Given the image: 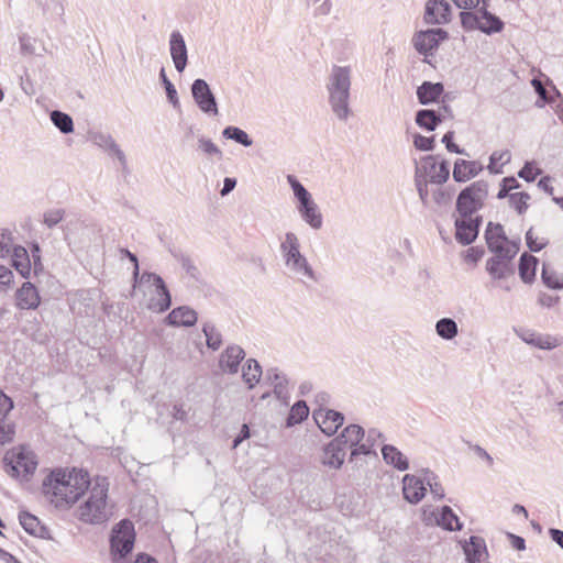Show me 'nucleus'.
I'll return each mask as SVG.
<instances>
[{
	"instance_id": "30",
	"label": "nucleus",
	"mask_w": 563,
	"mask_h": 563,
	"mask_svg": "<svg viewBox=\"0 0 563 563\" xmlns=\"http://www.w3.org/2000/svg\"><path fill=\"white\" fill-rule=\"evenodd\" d=\"M364 435L365 431L361 426L349 424L333 440L338 441V443H340L341 446H344L346 450L347 448L351 449L353 445H356L360 441H362Z\"/></svg>"
},
{
	"instance_id": "37",
	"label": "nucleus",
	"mask_w": 563,
	"mask_h": 563,
	"mask_svg": "<svg viewBox=\"0 0 563 563\" xmlns=\"http://www.w3.org/2000/svg\"><path fill=\"white\" fill-rule=\"evenodd\" d=\"M308 416L309 407L307 406L306 401L298 400L290 408L289 415L286 420V426L289 428L295 424L301 423L303 420L308 418Z\"/></svg>"
},
{
	"instance_id": "5",
	"label": "nucleus",
	"mask_w": 563,
	"mask_h": 563,
	"mask_svg": "<svg viewBox=\"0 0 563 563\" xmlns=\"http://www.w3.org/2000/svg\"><path fill=\"white\" fill-rule=\"evenodd\" d=\"M280 253L285 267L298 280L317 283L318 276L307 257L300 252V241L296 233L286 232L280 243Z\"/></svg>"
},
{
	"instance_id": "33",
	"label": "nucleus",
	"mask_w": 563,
	"mask_h": 563,
	"mask_svg": "<svg viewBox=\"0 0 563 563\" xmlns=\"http://www.w3.org/2000/svg\"><path fill=\"white\" fill-rule=\"evenodd\" d=\"M12 265L19 274L27 278L31 273V261L27 251L23 246L12 249Z\"/></svg>"
},
{
	"instance_id": "49",
	"label": "nucleus",
	"mask_w": 563,
	"mask_h": 563,
	"mask_svg": "<svg viewBox=\"0 0 563 563\" xmlns=\"http://www.w3.org/2000/svg\"><path fill=\"white\" fill-rule=\"evenodd\" d=\"M415 183H416V187H417L420 200H421L422 205L427 207L429 205L428 186H427L428 181L426 179H421L420 168H416Z\"/></svg>"
},
{
	"instance_id": "2",
	"label": "nucleus",
	"mask_w": 563,
	"mask_h": 563,
	"mask_svg": "<svg viewBox=\"0 0 563 563\" xmlns=\"http://www.w3.org/2000/svg\"><path fill=\"white\" fill-rule=\"evenodd\" d=\"M454 4L463 9L460 13L462 27L466 31H481L487 35L504 30V22L488 11V0H453Z\"/></svg>"
},
{
	"instance_id": "50",
	"label": "nucleus",
	"mask_w": 563,
	"mask_h": 563,
	"mask_svg": "<svg viewBox=\"0 0 563 563\" xmlns=\"http://www.w3.org/2000/svg\"><path fill=\"white\" fill-rule=\"evenodd\" d=\"M90 139L95 145L103 151H108V148L111 147V144L114 142V139L110 134L103 132H96L91 134Z\"/></svg>"
},
{
	"instance_id": "27",
	"label": "nucleus",
	"mask_w": 563,
	"mask_h": 563,
	"mask_svg": "<svg viewBox=\"0 0 563 563\" xmlns=\"http://www.w3.org/2000/svg\"><path fill=\"white\" fill-rule=\"evenodd\" d=\"M197 312L188 306L173 309L166 317V322L173 327H191L197 322Z\"/></svg>"
},
{
	"instance_id": "60",
	"label": "nucleus",
	"mask_w": 563,
	"mask_h": 563,
	"mask_svg": "<svg viewBox=\"0 0 563 563\" xmlns=\"http://www.w3.org/2000/svg\"><path fill=\"white\" fill-rule=\"evenodd\" d=\"M453 137H454V132L453 131H449L446 132L443 137H442V143L445 144V147L449 152L451 153H456V154H466L465 151L463 148H460L454 142H453Z\"/></svg>"
},
{
	"instance_id": "61",
	"label": "nucleus",
	"mask_w": 563,
	"mask_h": 563,
	"mask_svg": "<svg viewBox=\"0 0 563 563\" xmlns=\"http://www.w3.org/2000/svg\"><path fill=\"white\" fill-rule=\"evenodd\" d=\"M539 174L531 163H526L523 167L519 170L518 176L526 181H533Z\"/></svg>"
},
{
	"instance_id": "41",
	"label": "nucleus",
	"mask_w": 563,
	"mask_h": 563,
	"mask_svg": "<svg viewBox=\"0 0 563 563\" xmlns=\"http://www.w3.org/2000/svg\"><path fill=\"white\" fill-rule=\"evenodd\" d=\"M202 332L206 336V344L209 349L217 351L222 344V334L216 325L208 321L202 325Z\"/></svg>"
},
{
	"instance_id": "63",
	"label": "nucleus",
	"mask_w": 563,
	"mask_h": 563,
	"mask_svg": "<svg viewBox=\"0 0 563 563\" xmlns=\"http://www.w3.org/2000/svg\"><path fill=\"white\" fill-rule=\"evenodd\" d=\"M433 200L437 205L439 206H443V205H446L450 202V195L448 192H445L443 189L441 188H438L433 191Z\"/></svg>"
},
{
	"instance_id": "36",
	"label": "nucleus",
	"mask_w": 563,
	"mask_h": 563,
	"mask_svg": "<svg viewBox=\"0 0 563 563\" xmlns=\"http://www.w3.org/2000/svg\"><path fill=\"white\" fill-rule=\"evenodd\" d=\"M440 114H435L434 109H422L416 113V124L426 130L434 131L440 124Z\"/></svg>"
},
{
	"instance_id": "32",
	"label": "nucleus",
	"mask_w": 563,
	"mask_h": 563,
	"mask_svg": "<svg viewBox=\"0 0 563 563\" xmlns=\"http://www.w3.org/2000/svg\"><path fill=\"white\" fill-rule=\"evenodd\" d=\"M19 521L23 529L31 536L44 538L47 530L41 525L40 520L27 511H21L19 514Z\"/></svg>"
},
{
	"instance_id": "55",
	"label": "nucleus",
	"mask_w": 563,
	"mask_h": 563,
	"mask_svg": "<svg viewBox=\"0 0 563 563\" xmlns=\"http://www.w3.org/2000/svg\"><path fill=\"white\" fill-rule=\"evenodd\" d=\"M12 250L11 233L7 230L0 231V258L7 257Z\"/></svg>"
},
{
	"instance_id": "45",
	"label": "nucleus",
	"mask_w": 563,
	"mask_h": 563,
	"mask_svg": "<svg viewBox=\"0 0 563 563\" xmlns=\"http://www.w3.org/2000/svg\"><path fill=\"white\" fill-rule=\"evenodd\" d=\"M426 486H429L431 494L434 498L441 499L444 497V488L438 481V476L430 470H424Z\"/></svg>"
},
{
	"instance_id": "14",
	"label": "nucleus",
	"mask_w": 563,
	"mask_h": 563,
	"mask_svg": "<svg viewBox=\"0 0 563 563\" xmlns=\"http://www.w3.org/2000/svg\"><path fill=\"white\" fill-rule=\"evenodd\" d=\"M190 90L194 101L202 113L213 117L219 114L216 96L205 79H195Z\"/></svg>"
},
{
	"instance_id": "46",
	"label": "nucleus",
	"mask_w": 563,
	"mask_h": 563,
	"mask_svg": "<svg viewBox=\"0 0 563 563\" xmlns=\"http://www.w3.org/2000/svg\"><path fill=\"white\" fill-rule=\"evenodd\" d=\"M529 199L530 196L527 192H514L509 195V203L518 211L519 214L527 211Z\"/></svg>"
},
{
	"instance_id": "17",
	"label": "nucleus",
	"mask_w": 563,
	"mask_h": 563,
	"mask_svg": "<svg viewBox=\"0 0 563 563\" xmlns=\"http://www.w3.org/2000/svg\"><path fill=\"white\" fill-rule=\"evenodd\" d=\"M516 333L525 343L540 350L550 351L562 344V338L542 334L530 329H519Z\"/></svg>"
},
{
	"instance_id": "59",
	"label": "nucleus",
	"mask_w": 563,
	"mask_h": 563,
	"mask_svg": "<svg viewBox=\"0 0 563 563\" xmlns=\"http://www.w3.org/2000/svg\"><path fill=\"white\" fill-rule=\"evenodd\" d=\"M178 260L180 262L183 269H185L189 276L197 279L199 271L194 264L192 260L187 255H180Z\"/></svg>"
},
{
	"instance_id": "8",
	"label": "nucleus",
	"mask_w": 563,
	"mask_h": 563,
	"mask_svg": "<svg viewBox=\"0 0 563 563\" xmlns=\"http://www.w3.org/2000/svg\"><path fill=\"white\" fill-rule=\"evenodd\" d=\"M488 196V184L478 180L464 188L456 199V211L461 217L475 218L474 214L484 206Z\"/></svg>"
},
{
	"instance_id": "48",
	"label": "nucleus",
	"mask_w": 563,
	"mask_h": 563,
	"mask_svg": "<svg viewBox=\"0 0 563 563\" xmlns=\"http://www.w3.org/2000/svg\"><path fill=\"white\" fill-rule=\"evenodd\" d=\"M526 243L531 252H540L548 244V241L544 238L539 239L530 228L526 233Z\"/></svg>"
},
{
	"instance_id": "29",
	"label": "nucleus",
	"mask_w": 563,
	"mask_h": 563,
	"mask_svg": "<svg viewBox=\"0 0 563 563\" xmlns=\"http://www.w3.org/2000/svg\"><path fill=\"white\" fill-rule=\"evenodd\" d=\"M444 92V86L441 82L423 81L417 88V98L419 103L429 104L437 102Z\"/></svg>"
},
{
	"instance_id": "4",
	"label": "nucleus",
	"mask_w": 563,
	"mask_h": 563,
	"mask_svg": "<svg viewBox=\"0 0 563 563\" xmlns=\"http://www.w3.org/2000/svg\"><path fill=\"white\" fill-rule=\"evenodd\" d=\"M351 76L352 69L350 66L334 65L327 82L329 104L335 117L341 121H346L351 115L349 103Z\"/></svg>"
},
{
	"instance_id": "35",
	"label": "nucleus",
	"mask_w": 563,
	"mask_h": 563,
	"mask_svg": "<svg viewBox=\"0 0 563 563\" xmlns=\"http://www.w3.org/2000/svg\"><path fill=\"white\" fill-rule=\"evenodd\" d=\"M262 376V367L258 362L254 358L246 360L242 367V378L247 385L249 389H252L258 384Z\"/></svg>"
},
{
	"instance_id": "9",
	"label": "nucleus",
	"mask_w": 563,
	"mask_h": 563,
	"mask_svg": "<svg viewBox=\"0 0 563 563\" xmlns=\"http://www.w3.org/2000/svg\"><path fill=\"white\" fill-rule=\"evenodd\" d=\"M516 255L515 246H512L506 251V255H494L486 261V271L490 278L496 283V286L506 291L511 290L508 279L515 276L512 260Z\"/></svg>"
},
{
	"instance_id": "31",
	"label": "nucleus",
	"mask_w": 563,
	"mask_h": 563,
	"mask_svg": "<svg viewBox=\"0 0 563 563\" xmlns=\"http://www.w3.org/2000/svg\"><path fill=\"white\" fill-rule=\"evenodd\" d=\"M382 455L387 464L398 471H406L409 467L408 459L394 445L385 444L382 448Z\"/></svg>"
},
{
	"instance_id": "1",
	"label": "nucleus",
	"mask_w": 563,
	"mask_h": 563,
	"mask_svg": "<svg viewBox=\"0 0 563 563\" xmlns=\"http://www.w3.org/2000/svg\"><path fill=\"white\" fill-rule=\"evenodd\" d=\"M89 486V474L84 470H55L43 482V493L56 508L70 507Z\"/></svg>"
},
{
	"instance_id": "64",
	"label": "nucleus",
	"mask_w": 563,
	"mask_h": 563,
	"mask_svg": "<svg viewBox=\"0 0 563 563\" xmlns=\"http://www.w3.org/2000/svg\"><path fill=\"white\" fill-rule=\"evenodd\" d=\"M36 2L42 7L44 11L58 9L60 12H63V7L59 0H36Z\"/></svg>"
},
{
	"instance_id": "39",
	"label": "nucleus",
	"mask_w": 563,
	"mask_h": 563,
	"mask_svg": "<svg viewBox=\"0 0 563 563\" xmlns=\"http://www.w3.org/2000/svg\"><path fill=\"white\" fill-rule=\"evenodd\" d=\"M437 522L439 526L449 531L461 530L462 528V523L460 522L457 516L449 506L442 507L440 516L437 519Z\"/></svg>"
},
{
	"instance_id": "22",
	"label": "nucleus",
	"mask_w": 563,
	"mask_h": 563,
	"mask_svg": "<svg viewBox=\"0 0 563 563\" xmlns=\"http://www.w3.org/2000/svg\"><path fill=\"white\" fill-rule=\"evenodd\" d=\"M245 357L244 350L236 344L227 346V349L220 354L219 367L225 374H236L240 368L241 362Z\"/></svg>"
},
{
	"instance_id": "13",
	"label": "nucleus",
	"mask_w": 563,
	"mask_h": 563,
	"mask_svg": "<svg viewBox=\"0 0 563 563\" xmlns=\"http://www.w3.org/2000/svg\"><path fill=\"white\" fill-rule=\"evenodd\" d=\"M485 240L488 250L494 253V255H506V251L508 249L510 250L512 246H515L516 254H518L520 250V241L509 240L505 235L501 224L489 222L485 231Z\"/></svg>"
},
{
	"instance_id": "40",
	"label": "nucleus",
	"mask_w": 563,
	"mask_h": 563,
	"mask_svg": "<svg viewBox=\"0 0 563 563\" xmlns=\"http://www.w3.org/2000/svg\"><path fill=\"white\" fill-rule=\"evenodd\" d=\"M53 124L63 133L69 134L74 131V122L69 114L59 110H54L49 114Z\"/></svg>"
},
{
	"instance_id": "21",
	"label": "nucleus",
	"mask_w": 563,
	"mask_h": 563,
	"mask_svg": "<svg viewBox=\"0 0 563 563\" xmlns=\"http://www.w3.org/2000/svg\"><path fill=\"white\" fill-rule=\"evenodd\" d=\"M424 22L427 24H445L451 19V5L445 0H429L426 3Z\"/></svg>"
},
{
	"instance_id": "34",
	"label": "nucleus",
	"mask_w": 563,
	"mask_h": 563,
	"mask_svg": "<svg viewBox=\"0 0 563 563\" xmlns=\"http://www.w3.org/2000/svg\"><path fill=\"white\" fill-rule=\"evenodd\" d=\"M538 260L531 254L523 253L519 260V276L523 283L530 284L534 280Z\"/></svg>"
},
{
	"instance_id": "24",
	"label": "nucleus",
	"mask_w": 563,
	"mask_h": 563,
	"mask_svg": "<svg viewBox=\"0 0 563 563\" xmlns=\"http://www.w3.org/2000/svg\"><path fill=\"white\" fill-rule=\"evenodd\" d=\"M345 455V448L332 440L323 448L321 462L329 468L339 470L344 463Z\"/></svg>"
},
{
	"instance_id": "10",
	"label": "nucleus",
	"mask_w": 563,
	"mask_h": 563,
	"mask_svg": "<svg viewBox=\"0 0 563 563\" xmlns=\"http://www.w3.org/2000/svg\"><path fill=\"white\" fill-rule=\"evenodd\" d=\"M134 541V526L130 520L123 519L113 528L110 539L113 563H120L132 551Z\"/></svg>"
},
{
	"instance_id": "28",
	"label": "nucleus",
	"mask_w": 563,
	"mask_h": 563,
	"mask_svg": "<svg viewBox=\"0 0 563 563\" xmlns=\"http://www.w3.org/2000/svg\"><path fill=\"white\" fill-rule=\"evenodd\" d=\"M266 378L271 382L275 396L284 401L287 402V399L289 397L288 391V379L286 375L279 371L278 368H268L266 371Z\"/></svg>"
},
{
	"instance_id": "12",
	"label": "nucleus",
	"mask_w": 563,
	"mask_h": 563,
	"mask_svg": "<svg viewBox=\"0 0 563 563\" xmlns=\"http://www.w3.org/2000/svg\"><path fill=\"white\" fill-rule=\"evenodd\" d=\"M141 282L151 283L155 288L154 296L148 301V309L154 312H164L172 305L170 292L163 278L155 273H143Z\"/></svg>"
},
{
	"instance_id": "7",
	"label": "nucleus",
	"mask_w": 563,
	"mask_h": 563,
	"mask_svg": "<svg viewBox=\"0 0 563 563\" xmlns=\"http://www.w3.org/2000/svg\"><path fill=\"white\" fill-rule=\"evenodd\" d=\"M5 472L12 477L29 479L37 467L36 454L26 446H19L5 453Z\"/></svg>"
},
{
	"instance_id": "58",
	"label": "nucleus",
	"mask_w": 563,
	"mask_h": 563,
	"mask_svg": "<svg viewBox=\"0 0 563 563\" xmlns=\"http://www.w3.org/2000/svg\"><path fill=\"white\" fill-rule=\"evenodd\" d=\"M416 148L420 151H431L434 146V136L427 137L420 134H416L413 139Z\"/></svg>"
},
{
	"instance_id": "19",
	"label": "nucleus",
	"mask_w": 563,
	"mask_h": 563,
	"mask_svg": "<svg viewBox=\"0 0 563 563\" xmlns=\"http://www.w3.org/2000/svg\"><path fill=\"white\" fill-rule=\"evenodd\" d=\"M420 174L423 172L429 176V181L432 184H443L449 179L450 169L449 163L446 161H442L440 164H437L434 156H426L420 166Z\"/></svg>"
},
{
	"instance_id": "23",
	"label": "nucleus",
	"mask_w": 563,
	"mask_h": 563,
	"mask_svg": "<svg viewBox=\"0 0 563 563\" xmlns=\"http://www.w3.org/2000/svg\"><path fill=\"white\" fill-rule=\"evenodd\" d=\"M463 551L467 563H488L486 542L482 537L472 536L463 544Z\"/></svg>"
},
{
	"instance_id": "3",
	"label": "nucleus",
	"mask_w": 563,
	"mask_h": 563,
	"mask_svg": "<svg viewBox=\"0 0 563 563\" xmlns=\"http://www.w3.org/2000/svg\"><path fill=\"white\" fill-rule=\"evenodd\" d=\"M86 490L88 496L79 506V519L90 525H100L109 520L112 516V507L108 503V479L98 476Z\"/></svg>"
},
{
	"instance_id": "57",
	"label": "nucleus",
	"mask_w": 563,
	"mask_h": 563,
	"mask_svg": "<svg viewBox=\"0 0 563 563\" xmlns=\"http://www.w3.org/2000/svg\"><path fill=\"white\" fill-rule=\"evenodd\" d=\"M110 156L112 157H115L122 169H126L128 168V161H126V156L124 154V152L120 148V146L118 145V143L114 141L112 144H111V147L108 148V151H106Z\"/></svg>"
},
{
	"instance_id": "42",
	"label": "nucleus",
	"mask_w": 563,
	"mask_h": 563,
	"mask_svg": "<svg viewBox=\"0 0 563 563\" xmlns=\"http://www.w3.org/2000/svg\"><path fill=\"white\" fill-rule=\"evenodd\" d=\"M222 136L228 140H233L236 143H239L245 147H250L253 144V141L249 136V134L244 130H242L238 126H233V125L227 126L222 131Z\"/></svg>"
},
{
	"instance_id": "54",
	"label": "nucleus",
	"mask_w": 563,
	"mask_h": 563,
	"mask_svg": "<svg viewBox=\"0 0 563 563\" xmlns=\"http://www.w3.org/2000/svg\"><path fill=\"white\" fill-rule=\"evenodd\" d=\"M372 446H373V444L367 442V440H365L364 442H363V440L360 441L356 445H353L351 448L350 461L353 462L356 459V456H358V455L372 454V452H373Z\"/></svg>"
},
{
	"instance_id": "56",
	"label": "nucleus",
	"mask_w": 563,
	"mask_h": 563,
	"mask_svg": "<svg viewBox=\"0 0 563 563\" xmlns=\"http://www.w3.org/2000/svg\"><path fill=\"white\" fill-rule=\"evenodd\" d=\"M64 218V210L63 209H53L48 210L44 213V223L48 228L55 227L57 223H59Z\"/></svg>"
},
{
	"instance_id": "44",
	"label": "nucleus",
	"mask_w": 563,
	"mask_h": 563,
	"mask_svg": "<svg viewBox=\"0 0 563 563\" xmlns=\"http://www.w3.org/2000/svg\"><path fill=\"white\" fill-rule=\"evenodd\" d=\"M159 78L162 80V84L165 87L168 101L172 103V106L175 109L179 108L180 103H179L177 90H176L175 86L173 85V82L167 78L164 68H162L159 71Z\"/></svg>"
},
{
	"instance_id": "51",
	"label": "nucleus",
	"mask_w": 563,
	"mask_h": 563,
	"mask_svg": "<svg viewBox=\"0 0 563 563\" xmlns=\"http://www.w3.org/2000/svg\"><path fill=\"white\" fill-rule=\"evenodd\" d=\"M520 185L518 183V180L515 178V177H505L503 180H501V185H500V189L497 194V198L498 199H504L506 197L509 198V191L515 189V188H518Z\"/></svg>"
},
{
	"instance_id": "18",
	"label": "nucleus",
	"mask_w": 563,
	"mask_h": 563,
	"mask_svg": "<svg viewBox=\"0 0 563 563\" xmlns=\"http://www.w3.org/2000/svg\"><path fill=\"white\" fill-rule=\"evenodd\" d=\"M422 476L406 474L402 478L404 497L410 504H418L426 495L424 470Z\"/></svg>"
},
{
	"instance_id": "6",
	"label": "nucleus",
	"mask_w": 563,
	"mask_h": 563,
	"mask_svg": "<svg viewBox=\"0 0 563 563\" xmlns=\"http://www.w3.org/2000/svg\"><path fill=\"white\" fill-rule=\"evenodd\" d=\"M287 183L292 190L296 210L301 220L312 230H320L323 227V216L311 194L294 175H287Z\"/></svg>"
},
{
	"instance_id": "11",
	"label": "nucleus",
	"mask_w": 563,
	"mask_h": 563,
	"mask_svg": "<svg viewBox=\"0 0 563 563\" xmlns=\"http://www.w3.org/2000/svg\"><path fill=\"white\" fill-rule=\"evenodd\" d=\"M449 34L443 29H428L417 32L412 37V44L416 51L424 56V62L430 64L428 59L438 49L441 42L446 40Z\"/></svg>"
},
{
	"instance_id": "62",
	"label": "nucleus",
	"mask_w": 563,
	"mask_h": 563,
	"mask_svg": "<svg viewBox=\"0 0 563 563\" xmlns=\"http://www.w3.org/2000/svg\"><path fill=\"white\" fill-rule=\"evenodd\" d=\"M13 409V401L0 390V419L4 418Z\"/></svg>"
},
{
	"instance_id": "38",
	"label": "nucleus",
	"mask_w": 563,
	"mask_h": 563,
	"mask_svg": "<svg viewBox=\"0 0 563 563\" xmlns=\"http://www.w3.org/2000/svg\"><path fill=\"white\" fill-rule=\"evenodd\" d=\"M435 332L444 340H453L459 333L457 323L452 318H441L435 323Z\"/></svg>"
},
{
	"instance_id": "53",
	"label": "nucleus",
	"mask_w": 563,
	"mask_h": 563,
	"mask_svg": "<svg viewBox=\"0 0 563 563\" xmlns=\"http://www.w3.org/2000/svg\"><path fill=\"white\" fill-rule=\"evenodd\" d=\"M542 280L543 283L553 289H562L563 288V276H556L554 273H550L545 268L542 271Z\"/></svg>"
},
{
	"instance_id": "43",
	"label": "nucleus",
	"mask_w": 563,
	"mask_h": 563,
	"mask_svg": "<svg viewBox=\"0 0 563 563\" xmlns=\"http://www.w3.org/2000/svg\"><path fill=\"white\" fill-rule=\"evenodd\" d=\"M511 155L509 151H495L489 157L488 169L490 173L499 174L503 173L500 168H497V164L500 166L510 162Z\"/></svg>"
},
{
	"instance_id": "16",
	"label": "nucleus",
	"mask_w": 563,
	"mask_h": 563,
	"mask_svg": "<svg viewBox=\"0 0 563 563\" xmlns=\"http://www.w3.org/2000/svg\"><path fill=\"white\" fill-rule=\"evenodd\" d=\"M482 217L475 218L459 217L455 219V239L463 245H468L475 241L478 235Z\"/></svg>"
},
{
	"instance_id": "25",
	"label": "nucleus",
	"mask_w": 563,
	"mask_h": 563,
	"mask_svg": "<svg viewBox=\"0 0 563 563\" xmlns=\"http://www.w3.org/2000/svg\"><path fill=\"white\" fill-rule=\"evenodd\" d=\"M483 166L476 161H466L459 158L454 163L453 179L456 183H466L477 176Z\"/></svg>"
},
{
	"instance_id": "47",
	"label": "nucleus",
	"mask_w": 563,
	"mask_h": 563,
	"mask_svg": "<svg viewBox=\"0 0 563 563\" xmlns=\"http://www.w3.org/2000/svg\"><path fill=\"white\" fill-rule=\"evenodd\" d=\"M198 148L208 156H216L218 158L222 157V151L219 146L205 136H200L198 139Z\"/></svg>"
},
{
	"instance_id": "52",
	"label": "nucleus",
	"mask_w": 563,
	"mask_h": 563,
	"mask_svg": "<svg viewBox=\"0 0 563 563\" xmlns=\"http://www.w3.org/2000/svg\"><path fill=\"white\" fill-rule=\"evenodd\" d=\"M14 427L13 424L0 419V445H4L13 440Z\"/></svg>"
},
{
	"instance_id": "15",
	"label": "nucleus",
	"mask_w": 563,
	"mask_h": 563,
	"mask_svg": "<svg viewBox=\"0 0 563 563\" xmlns=\"http://www.w3.org/2000/svg\"><path fill=\"white\" fill-rule=\"evenodd\" d=\"M320 430L327 435H333L344 422L343 413L328 408H319L312 415Z\"/></svg>"
},
{
	"instance_id": "20",
	"label": "nucleus",
	"mask_w": 563,
	"mask_h": 563,
	"mask_svg": "<svg viewBox=\"0 0 563 563\" xmlns=\"http://www.w3.org/2000/svg\"><path fill=\"white\" fill-rule=\"evenodd\" d=\"M169 53L178 73H183L188 63V51L184 36L179 31H173L169 36Z\"/></svg>"
},
{
	"instance_id": "26",
	"label": "nucleus",
	"mask_w": 563,
	"mask_h": 563,
	"mask_svg": "<svg viewBox=\"0 0 563 563\" xmlns=\"http://www.w3.org/2000/svg\"><path fill=\"white\" fill-rule=\"evenodd\" d=\"M16 306L20 309H35L40 305V295L36 287L30 282H24L15 294Z\"/></svg>"
}]
</instances>
